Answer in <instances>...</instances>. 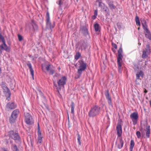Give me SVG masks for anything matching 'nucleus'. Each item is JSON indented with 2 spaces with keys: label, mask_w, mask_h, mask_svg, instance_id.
Here are the masks:
<instances>
[{
  "label": "nucleus",
  "mask_w": 151,
  "mask_h": 151,
  "mask_svg": "<svg viewBox=\"0 0 151 151\" xmlns=\"http://www.w3.org/2000/svg\"><path fill=\"white\" fill-rule=\"evenodd\" d=\"M101 111L100 107L95 105L91 108L88 113V116L90 117L93 118L98 116Z\"/></svg>",
  "instance_id": "nucleus-1"
},
{
  "label": "nucleus",
  "mask_w": 151,
  "mask_h": 151,
  "mask_svg": "<svg viewBox=\"0 0 151 151\" xmlns=\"http://www.w3.org/2000/svg\"><path fill=\"white\" fill-rule=\"evenodd\" d=\"M123 52L122 47H120L118 51V57L117 58V63L118 65V71L119 73H121L122 70V59L123 58L122 53Z\"/></svg>",
  "instance_id": "nucleus-2"
},
{
  "label": "nucleus",
  "mask_w": 151,
  "mask_h": 151,
  "mask_svg": "<svg viewBox=\"0 0 151 151\" xmlns=\"http://www.w3.org/2000/svg\"><path fill=\"white\" fill-rule=\"evenodd\" d=\"M141 23L143 29L144 30V33L145 37L151 41V32L148 28L146 21L143 20L141 21Z\"/></svg>",
  "instance_id": "nucleus-3"
},
{
  "label": "nucleus",
  "mask_w": 151,
  "mask_h": 151,
  "mask_svg": "<svg viewBox=\"0 0 151 151\" xmlns=\"http://www.w3.org/2000/svg\"><path fill=\"white\" fill-rule=\"evenodd\" d=\"M79 63V68L78 69L77 73L78 74V78H79L82 74L83 71L86 69V63H85L83 60L82 59L78 61Z\"/></svg>",
  "instance_id": "nucleus-4"
},
{
  "label": "nucleus",
  "mask_w": 151,
  "mask_h": 151,
  "mask_svg": "<svg viewBox=\"0 0 151 151\" xmlns=\"http://www.w3.org/2000/svg\"><path fill=\"white\" fill-rule=\"evenodd\" d=\"M9 136L14 139L15 142H21V138L18 132H15L13 130L8 132Z\"/></svg>",
  "instance_id": "nucleus-5"
},
{
  "label": "nucleus",
  "mask_w": 151,
  "mask_h": 151,
  "mask_svg": "<svg viewBox=\"0 0 151 151\" xmlns=\"http://www.w3.org/2000/svg\"><path fill=\"white\" fill-rule=\"evenodd\" d=\"M46 25L47 28H50V29L54 28L55 26V22L53 21L51 22L50 21L49 14L48 12L46 13Z\"/></svg>",
  "instance_id": "nucleus-6"
},
{
  "label": "nucleus",
  "mask_w": 151,
  "mask_h": 151,
  "mask_svg": "<svg viewBox=\"0 0 151 151\" xmlns=\"http://www.w3.org/2000/svg\"><path fill=\"white\" fill-rule=\"evenodd\" d=\"M19 113L18 109H16L12 112L11 116L9 118V122L11 124L14 123L18 117Z\"/></svg>",
  "instance_id": "nucleus-7"
},
{
  "label": "nucleus",
  "mask_w": 151,
  "mask_h": 151,
  "mask_svg": "<svg viewBox=\"0 0 151 151\" xmlns=\"http://www.w3.org/2000/svg\"><path fill=\"white\" fill-rule=\"evenodd\" d=\"M25 122L28 125H32L34 123V121L32 116L29 113H27L24 114Z\"/></svg>",
  "instance_id": "nucleus-8"
},
{
  "label": "nucleus",
  "mask_w": 151,
  "mask_h": 151,
  "mask_svg": "<svg viewBox=\"0 0 151 151\" xmlns=\"http://www.w3.org/2000/svg\"><path fill=\"white\" fill-rule=\"evenodd\" d=\"M138 117V114L137 112H133L130 115V118L132 119L134 125H136L137 123Z\"/></svg>",
  "instance_id": "nucleus-9"
},
{
  "label": "nucleus",
  "mask_w": 151,
  "mask_h": 151,
  "mask_svg": "<svg viewBox=\"0 0 151 151\" xmlns=\"http://www.w3.org/2000/svg\"><path fill=\"white\" fill-rule=\"evenodd\" d=\"M124 142L122 137H117L115 144L117 148L121 149L123 147Z\"/></svg>",
  "instance_id": "nucleus-10"
},
{
  "label": "nucleus",
  "mask_w": 151,
  "mask_h": 151,
  "mask_svg": "<svg viewBox=\"0 0 151 151\" xmlns=\"http://www.w3.org/2000/svg\"><path fill=\"white\" fill-rule=\"evenodd\" d=\"M104 94L106 99L107 100L109 106L113 107L111 96L110 95L109 90L106 91L104 92Z\"/></svg>",
  "instance_id": "nucleus-11"
},
{
  "label": "nucleus",
  "mask_w": 151,
  "mask_h": 151,
  "mask_svg": "<svg viewBox=\"0 0 151 151\" xmlns=\"http://www.w3.org/2000/svg\"><path fill=\"white\" fill-rule=\"evenodd\" d=\"M67 78L65 76H63L57 82L59 86H63L66 83Z\"/></svg>",
  "instance_id": "nucleus-12"
},
{
  "label": "nucleus",
  "mask_w": 151,
  "mask_h": 151,
  "mask_svg": "<svg viewBox=\"0 0 151 151\" xmlns=\"http://www.w3.org/2000/svg\"><path fill=\"white\" fill-rule=\"evenodd\" d=\"M80 47L82 50H85L88 47V44L86 40H82L79 42Z\"/></svg>",
  "instance_id": "nucleus-13"
},
{
  "label": "nucleus",
  "mask_w": 151,
  "mask_h": 151,
  "mask_svg": "<svg viewBox=\"0 0 151 151\" xmlns=\"http://www.w3.org/2000/svg\"><path fill=\"white\" fill-rule=\"evenodd\" d=\"M117 137H122V126L119 123H118L116 127Z\"/></svg>",
  "instance_id": "nucleus-14"
},
{
  "label": "nucleus",
  "mask_w": 151,
  "mask_h": 151,
  "mask_svg": "<svg viewBox=\"0 0 151 151\" xmlns=\"http://www.w3.org/2000/svg\"><path fill=\"white\" fill-rule=\"evenodd\" d=\"M17 107V104L14 102H9L6 106V108L8 110L9 109H13Z\"/></svg>",
  "instance_id": "nucleus-15"
},
{
  "label": "nucleus",
  "mask_w": 151,
  "mask_h": 151,
  "mask_svg": "<svg viewBox=\"0 0 151 151\" xmlns=\"http://www.w3.org/2000/svg\"><path fill=\"white\" fill-rule=\"evenodd\" d=\"M80 30L84 36L86 37L88 35L89 37L88 29L86 26H83L81 27L80 28Z\"/></svg>",
  "instance_id": "nucleus-16"
},
{
  "label": "nucleus",
  "mask_w": 151,
  "mask_h": 151,
  "mask_svg": "<svg viewBox=\"0 0 151 151\" xmlns=\"http://www.w3.org/2000/svg\"><path fill=\"white\" fill-rule=\"evenodd\" d=\"M106 2L108 4L109 7L110 9L112 10L116 8V7L114 4V2L113 1H111L110 0H109V1L106 0Z\"/></svg>",
  "instance_id": "nucleus-17"
},
{
  "label": "nucleus",
  "mask_w": 151,
  "mask_h": 151,
  "mask_svg": "<svg viewBox=\"0 0 151 151\" xmlns=\"http://www.w3.org/2000/svg\"><path fill=\"white\" fill-rule=\"evenodd\" d=\"M144 75V73L142 70H140L139 72H138L136 74V80L135 81L137 82V79H141L140 78L141 77L142 78Z\"/></svg>",
  "instance_id": "nucleus-18"
},
{
  "label": "nucleus",
  "mask_w": 151,
  "mask_h": 151,
  "mask_svg": "<svg viewBox=\"0 0 151 151\" xmlns=\"http://www.w3.org/2000/svg\"><path fill=\"white\" fill-rule=\"evenodd\" d=\"M51 65L50 64L46 65L45 68L47 71L49 72L50 74L52 75L54 73L55 70L53 69L50 68Z\"/></svg>",
  "instance_id": "nucleus-19"
},
{
  "label": "nucleus",
  "mask_w": 151,
  "mask_h": 151,
  "mask_svg": "<svg viewBox=\"0 0 151 151\" xmlns=\"http://www.w3.org/2000/svg\"><path fill=\"white\" fill-rule=\"evenodd\" d=\"M146 124L147 125L148 123L146 122ZM145 130L146 131V135L147 138H149L150 137V125L147 126L146 129H145Z\"/></svg>",
  "instance_id": "nucleus-20"
},
{
  "label": "nucleus",
  "mask_w": 151,
  "mask_h": 151,
  "mask_svg": "<svg viewBox=\"0 0 151 151\" xmlns=\"http://www.w3.org/2000/svg\"><path fill=\"white\" fill-rule=\"evenodd\" d=\"M0 47L3 50H4L6 51L9 52L10 51V48L7 45L5 42L3 43V44L1 45H0Z\"/></svg>",
  "instance_id": "nucleus-21"
},
{
  "label": "nucleus",
  "mask_w": 151,
  "mask_h": 151,
  "mask_svg": "<svg viewBox=\"0 0 151 151\" xmlns=\"http://www.w3.org/2000/svg\"><path fill=\"white\" fill-rule=\"evenodd\" d=\"M31 24L32 26L34 31H36L38 30V27L37 25L36 24L35 21L32 20L31 21Z\"/></svg>",
  "instance_id": "nucleus-22"
},
{
  "label": "nucleus",
  "mask_w": 151,
  "mask_h": 151,
  "mask_svg": "<svg viewBox=\"0 0 151 151\" xmlns=\"http://www.w3.org/2000/svg\"><path fill=\"white\" fill-rule=\"evenodd\" d=\"M142 62V61L139 60L138 62L137 63H133L134 65V69L135 71H138L139 70V65L140 64V63Z\"/></svg>",
  "instance_id": "nucleus-23"
},
{
  "label": "nucleus",
  "mask_w": 151,
  "mask_h": 151,
  "mask_svg": "<svg viewBox=\"0 0 151 151\" xmlns=\"http://www.w3.org/2000/svg\"><path fill=\"white\" fill-rule=\"evenodd\" d=\"M4 94H5V96L7 97L6 99L9 100V98L11 95V93L9 89H8L7 90L3 91Z\"/></svg>",
  "instance_id": "nucleus-24"
},
{
  "label": "nucleus",
  "mask_w": 151,
  "mask_h": 151,
  "mask_svg": "<svg viewBox=\"0 0 151 151\" xmlns=\"http://www.w3.org/2000/svg\"><path fill=\"white\" fill-rule=\"evenodd\" d=\"M36 93L37 94V95H38V94L40 95L41 97L43 98L44 99H46V97L44 96V94H43V93L41 91L39 88L37 89V91H35Z\"/></svg>",
  "instance_id": "nucleus-25"
},
{
  "label": "nucleus",
  "mask_w": 151,
  "mask_h": 151,
  "mask_svg": "<svg viewBox=\"0 0 151 151\" xmlns=\"http://www.w3.org/2000/svg\"><path fill=\"white\" fill-rule=\"evenodd\" d=\"M27 65L30 70V72L31 73V75L33 76V74H34V72L32 68L31 64L29 62L27 64Z\"/></svg>",
  "instance_id": "nucleus-26"
},
{
  "label": "nucleus",
  "mask_w": 151,
  "mask_h": 151,
  "mask_svg": "<svg viewBox=\"0 0 151 151\" xmlns=\"http://www.w3.org/2000/svg\"><path fill=\"white\" fill-rule=\"evenodd\" d=\"M53 86L54 87L56 88V89L57 90V91L60 94L59 91L61 90V87L59 86H57V83L55 81H53Z\"/></svg>",
  "instance_id": "nucleus-27"
},
{
  "label": "nucleus",
  "mask_w": 151,
  "mask_h": 151,
  "mask_svg": "<svg viewBox=\"0 0 151 151\" xmlns=\"http://www.w3.org/2000/svg\"><path fill=\"white\" fill-rule=\"evenodd\" d=\"M11 148L12 151H19L18 146L16 144H12Z\"/></svg>",
  "instance_id": "nucleus-28"
},
{
  "label": "nucleus",
  "mask_w": 151,
  "mask_h": 151,
  "mask_svg": "<svg viewBox=\"0 0 151 151\" xmlns=\"http://www.w3.org/2000/svg\"><path fill=\"white\" fill-rule=\"evenodd\" d=\"M143 51H145L146 52H147V53L150 54L151 52L150 45L149 44L147 45L145 50H144Z\"/></svg>",
  "instance_id": "nucleus-29"
},
{
  "label": "nucleus",
  "mask_w": 151,
  "mask_h": 151,
  "mask_svg": "<svg viewBox=\"0 0 151 151\" xmlns=\"http://www.w3.org/2000/svg\"><path fill=\"white\" fill-rule=\"evenodd\" d=\"M38 133V141L37 143H41L42 141V138L43 137L41 135V133Z\"/></svg>",
  "instance_id": "nucleus-30"
},
{
  "label": "nucleus",
  "mask_w": 151,
  "mask_h": 151,
  "mask_svg": "<svg viewBox=\"0 0 151 151\" xmlns=\"http://www.w3.org/2000/svg\"><path fill=\"white\" fill-rule=\"evenodd\" d=\"M103 10L105 12L106 15L107 14L109 15V10L107 6H104L103 8Z\"/></svg>",
  "instance_id": "nucleus-31"
},
{
  "label": "nucleus",
  "mask_w": 151,
  "mask_h": 151,
  "mask_svg": "<svg viewBox=\"0 0 151 151\" xmlns=\"http://www.w3.org/2000/svg\"><path fill=\"white\" fill-rule=\"evenodd\" d=\"M135 21L136 23V24L137 26H138L139 27L140 26V23L139 20V17L136 15L135 17Z\"/></svg>",
  "instance_id": "nucleus-32"
},
{
  "label": "nucleus",
  "mask_w": 151,
  "mask_h": 151,
  "mask_svg": "<svg viewBox=\"0 0 151 151\" xmlns=\"http://www.w3.org/2000/svg\"><path fill=\"white\" fill-rule=\"evenodd\" d=\"M134 140L132 139L131 140L130 143V147L129 148L130 151H132V150L134 146Z\"/></svg>",
  "instance_id": "nucleus-33"
},
{
  "label": "nucleus",
  "mask_w": 151,
  "mask_h": 151,
  "mask_svg": "<svg viewBox=\"0 0 151 151\" xmlns=\"http://www.w3.org/2000/svg\"><path fill=\"white\" fill-rule=\"evenodd\" d=\"M75 105L74 104V103L73 101H72L71 104L70 105V106L71 107V113L72 114H74V108L75 107Z\"/></svg>",
  "instance_id": "nucleus-34"
},
{
  "label": "nucleus",
  "mask_w": 151,
  "mask_h": 151,
  "mask_svg": "<svg viewBox=\"0 0 151 151\" xmlns=\"http://www.w3.org/2000/svg\"><path fill=\"white\" fill-rule=\"evenodd\" d=\"M94 27L96 32H97L99 30L100 26L97 23H95L94 25Z\"/></svg>",
  "instance_id": "nucleus-35"
},
{
  "label": "nucleus",
  "mask_w": 151,
  "mask_h": 151,
  "mask_svg": "<svg viewBox=\"0 0 151 151\" xmlns=\"http://www.w3.org/2000/svg\"><path fill=\"white\" fill-rule=\"evenodd\" d=\"M97 14L98 10H95L94 12V15L92 16L91 18L93 20L96 19L97 15Z\"/></svg>",
  "instance_id": "nucleus-36"
},
{
  "label": "nucleus",
  "mask_w": 151,
  "mask_h": 151,
  "mask_svg": "<svg viewBox=\"0 0 151 151\" xmlns=\"http://www.w3.org/2000/svg\"><path fill=\"white\" fill-rule=\"evenodd\" d=\"M1 87H2L4 91H6L8 89H9L7 87L4 83L2 82H1Z\"/></svg>",
  "instance_id": "nucleus-37"
},
{
  "label": "nucleus",
  "mask_w": 151,
  "mask_h": 151,
  "mask_svg": "<svg viewBox=\"0 0 151 151\" xmlns=\"http://www.w3.org/2000/svg\"><path fill=\"white\" fill-rule=\"evenodd\" d=\"M81 56V54L79 52H77L75 55V59L76 60H78Z\"/></svg>",
  "instance_id": "nucleus-38"
},
{
  "label": "nucleus",
  "mask_w": 151,
  "mask_h": 151,
  "mask_svg": "<svg viewBox=\"0 0 151 151\" xmlns=\"http://www.w3.org/2000/svg\"><path fill=\"white\" fill-rule=\"evenodd\" d=\"M58 0V2H57V3L59 5L60 8L61 9L62 8V5L63 4V3L64 0Z\"/></svg>",
  "instance_id": "nucleus-39"
},
{
  "label": "nucleus",
  "mask_w": 151,
  "mask_h": 151,
  "mask_svg": "<svg viewBox=\"0 0 151 151\" xmlns=\"http://www.w3.org/2000/svg\"><path fill=\"white\" fill-rule=\"evenodd\" d=\"M142 57L143 58H147L148 56L147 55L149 54V53H147V52H146L145 51L142 52Z\"/></svg>",
  "instance_id": "nucleus-40"
},
{
  "label": "nucleus",
  "mask_w": 151,
  "mask_h": 151,
  "mask_svg": "<svg viewBox=\"0 0 151 151\" xmlns=\"http://www.w3.org/2000/svg\"><path fill=\"white\" fill-rule=\"evenodd\" d=\"M77 135H78V142L79 143V145H81V137L78 133L77 134Z\"/></svg>",
  "instance_id": "nucleus-41"
},
{
  "label": "nucleus",
  "mask_w": 151,
  "mask_h": 151,
  "mask_svg": "<svg viewBox=\"0 0 151 151\" xmlns=\"http://www.w3.org/2000/svg\"><path fill=\"white\" fill-rule=\"evenodd\" d=\"M0 40L1 41L2 43L5 42L4 37L2 36L1 33H0Z\"/></svg>",
  "instance_id": "nucleus-42"
},
{
  "label": "nucleus",
  "mask_w": 151,
  "mask_h": 151,
  "mask_svg": "<svg viewBox=\"0 0 151 151\" xmlns=\"http://www.w3.org/2000/svg\"><path fill=\"white\" fill-rule=\"evenodd\" d=\"M136 134L138 138L139 139L141 137V133L139 131H137L136 132Z\"/></svg>",
  "instance_id": "nucleus-43"
},
{
  "label": "nucleus",
  "mask_w": 151,
  "mask_h": 151,
  "mask_svg": "<svg viewBox=\"0 0 151 151\" xmlns=\"http://www.w3.org/2000/svg\"><path fill=\"white\" fill-rule=\"evenodd\" d=\"M18 39L19 41H21L23 40V37L22 36L19 34L18 35Z\"/></svg>",
  "instance_id": "nucleus-44"
},
{
  "label": "nucleus",
  "mask_w": 151,
  "mask_h": 151,
  "mask_svg": "<svg viewBox=\"0 0 151 151\" xmlns=\"http://www.w3.org/2000/svg\"><path fill=\"white\" fill-rule=\"evenodd\" d=\"M96 2H98L99 4V7L102 6L101 5V4L102 3L101 2V0H96Z\"/></svg>",
  "instance_id": "nucleus-45"
},
{
  "label": "nucleus",
  "mask_w": 151,
  "mask_h": 151,
  "mask_svg": "<svg viewBox=\"0 0 151 151\" xmlns=\"http://www.w3.org/2000/svg\"><path fill=\"white\" fill-rule=\"evenodd\" d=\"M40 132H41L40 130V128L39 123H38L37 125V133H40Z\"/></svg>",
  "instance_id": "nucleus-46"
},
{
  "label": "nucleus",
  "mask_w": 151,
  "mask_h": 151,
  "mask_svg": "<svg viewBox=\"0 0 151 151\" xmlns=\"http://www.w3.org/2000/svg\"><path fill=\"white\" fill-rule=\"evenodd\" d=\"M112 46L115 49H116L117 48V46L116 44L114 43H112Z\"/></svg>",
  "instance_id": "nucleus-47"
},
{
  "label": "nucleus",
  "mask_w": 151,
  "mask_h": 151,
  "mask_svg": "<svg viewBox=\"0 0 151 151\" xmlns=\"http://www.w3.org/2000/svg\"><path fill=\"white\" fill-rule=\"evenodd\" d=\"M5 142H6V145H9V139H5Z\"/></svg>",
  "instance_id": "nucleus-48"
},
{
  "label": "nucleus",
  "mask_w": 151,
  "mask_h": 151,
  "mask_svg": "<svg viewBox=\"0 0 151 151\" xmlns=\"http://www.w3.org/2000/svg\"><path fill=\"white\" fill-rule=\"evenodd\" d=\"M9 142L10 144H13V141L12 140L10 139V138H9Z\"/></svg>",
  "instance_id": "nucleus-49"
},
{
  "label": "nucleus",
  "mask_w": 151,
  "mask_h": 151,
  "mask_svg": "<svg viewBox=\"0 0 151 151\" xmlns=\"http://www.w3.org/2000/svg\"><path fill=\"white\" fill-rule=\"evenodd\" d=\"M59 74L56 73L53 76V78H54L55 77H58Z\"/></svg>",
  "instance_id": "nucleus-50"
},
{
  "label": "nucleus",
  "mask_w": 151,
  "mask_h": 151,
  "mask_svg": "<svg viewBox=\"0 0 151 151\" xmlns=\"http://www.w3.org/2000/svg\"><path fill=\"white\" fill-rule=\"evenodd\" d=\"M68 124H69V123H70V121H69V116L68 114Z\"/></svg>",
  "instance_id": "nucleus-51"
},
{
  "label": "nucleus",
  "mask_w": 151,
  "mask_h": 151,
  "mask_svg": "<svg viewBox=\"0 0 151 151\" xmlns=\"http://www.w3.org/2000/svg\"><path fill=\"white\" fill-rule=\"evenodd\" d=\"M38 54H35L34 55L35 58H37L38 57Z\"/></svg>",
  "instance_id": "nucleus-52"
},
{
  "label": "nucleus",
  "mask_w": 151,
  "mask_h": 151,
  "mask_svg": "<svg viewBox=\"0 0 151 151\" xmlns=\"http://www.w3.org/2000/svg\"><path fill=\"white\" fill-rule=\"evenodd\" d=\"M112 49V51L114 52V53H115V52H116V51L115 50V49H114V48H112L111 49Z\"/></svg>",
  "instance_id": "nucleus-53"
},
{
  "label": "nucleus",
  "mask_w": 151,
  "mask_h": 151,
  "mask_svg": "<svg viewBox=\"0 0 151 151\" xmlns=\"http://www.w3.org/2000/svg\"><path fill=\"white\" fill-rule=\"evenodd\" d=\"M3 50L0 47V53H2V50Z\"/></svg>",
  "instance_id": "nucleus-54"
},
{
  "label": "nucleus",
  "mask_w": 151,
  "mask_h": 151,
  "mask_svg": "<svg viewBox=\"0 0 151 151\" xmlns=\"http://www.w3.org/2000/svg\"><path fill=\"white\" fill-rule=\"evenodd\" d=\"M3 151H8L4 147L3 148Z\"/></svg>",
  "instance_id": "nucleus-55"
},
{
  "label": "nucleus",
  "mask_w": 151,
  "mask_h": 151,
  "mask_svg": "<svg viewBox=\"0 0 151 151\" xmlns=\"http://www.w3.org/2000/svg\"><path fill=\"white\" fill-rule=\"evenodd\" d=\"M147 91L146 89H145L144 91V92L145 93H147Z\"/></svg>",
  "instance_id": "nucleus-56"
},
{
  "label": "nucleus",
  "mask_w": 151,
  "mask_h": 151,
  "mask_svg": "<svg viewBox=\"0 0 151 151\" xmlns=\"http://www.w3.org/2000/svg\"><path fill=\"white\" fill-rule=\"evenodd\" d=\"M32 76L33 79L34 80V74H33V76L32 75Z\"/></svg>",
  "instance_id": "nucleus-57"
},
{
  "label": "nucleus",
  "mask_w": 151,
  "mask_h": 151,
  "mask_svg": "<svg viewBox=\"0 0 151 151\" xmlns=\"http://www.w3.org/2000/svg\"><path fill=\"white\" fill-rule=\"evenodd\" d=\"M45 107L47 109H48V106L47 105Z\"/></svg>",
  "instance_id": "nucleus-58"
},
{
  "label": "nucleus",
  "mask_w": 151,
  "mask_h": 151,
  "mask_svg": "<svg viewBox=\"0 0 151 151\" xmlns=\"http://www.w3.org/2000/svg\"><path fill=\"white\" fill-rule=\"evenodd\" d=\"M58 69L59 71L60 70V67L58 68Z\"/></svg>",
  "instance_id": "nucleus-59"
},
{
  "label": "nucleus",
  "mask_w": 151,
  "mask_h": 151,
  "mask_svg": "<svg viewBox=\"0 0 151 151\" xmlns=\"http://www.w3.org/2000/svg\"><path fill=\"white\" fill-rule=\"evenodd\" d=\"M32 58H32V60H35V58H34V57H32Z\"/></svg>",
  "instance_id": "nucleus-60"
},
{
  "label": "nucleus",
  "mask_w": 151,
  "mask_h": 151,
  "mask_svg": "<svg viewBox=\"0 0 151 151\" xmlns=\"http://www.w3.org/2000/svg\"><path fill=\"white\" fill-rule=\"evenodd\" d=\"M137 29H138V30H139V29H140V27H138V28H137Z\"/></svg>",
  "instance_id": "nucleus-61"
},
{
  "label": "nucleus",
  "mask_w": 151,
  "mask_h": 151,
  "mask_svg": "<svg viewBox=\"0 0 151 151\" xmlns=\"http://www.w3.org/2000/svg\"><path fill=\"white\" fill-rule=\"evenodd\" d=\"M138 44L139 45H141V43L139 42Z\"/></svg>",
  "instance_id": "nucleus-62"
},
{
  "label": "nucleus",
  "mask_w": 151,
  "mask_h": 151,
  "mask_svg": "<svg viewBox=\"0 0 151 151\" xmlns=\"http://www.w3.org/2000/svg\"><path fill=\"white\" fill-rule=\"evenodd\" d=\"M37 99H38V95H37Z\"/></svg>",
  "instance_id": "nucleus-63"
},
{
  "label": "nucleus",
  "mask_w": 151,
  "mask_h": 151,
  "mask_svg": "<svg viewBox=\"0 0 151 151\" xmlns=\"http://www.w3.org/2000/svg\"><path fill=\"white\" fill-rule=\"evenodd\" d=\"M1 68H0V73H1Z\"/></svg>",
  "instance_id": "nucleus-64"
}]
</instances>
